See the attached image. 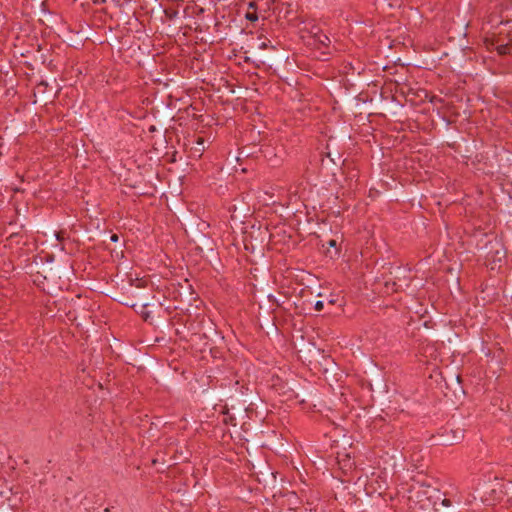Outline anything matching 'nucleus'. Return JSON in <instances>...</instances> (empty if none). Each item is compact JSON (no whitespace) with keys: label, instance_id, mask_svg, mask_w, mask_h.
I'll list each match as a JSON object with an SVG mask.
<instances>
[{"label":"nucleus","instance_id":"9","mask_svg":"<svg viewBox=\"0 0 512 512\" xmlns=\"http://www.w3.org/2000/svg\"><path fill=\"white\" fill-rule=\"evenodd\" d=\"M54 236H55V237H56V239H57L58 241H60V242L64 240V234H63V232H62V231H59V232L55 231V232H54Z\"/></svg>","mask_w":512,"mask_h":512},{"label":"nucleus","instance_id":"4","mask_svg":"<svg viewBox=\"0 0 512 512\" xmlns=\"http://www.w3.org/2000/svg\"><path fill=\"white\" fill-rule=\"evenodd\" d=\"M494 246H491L490 251L488 252V259H492V261H501L502 258L505 256V252L502 251V248L500 245L496 244V249L493 251L492 249Z\"/></svg>","mask_w":512,"mask_h":512},{"label":"nucleus","instance_id":"2","mask_svg":"<svg viewBox=\"0 0 512 512\" xmlns=\"http://www.w3.org/2000/svg\"><path fill=\"white\" fill-rule=\"evenodd\" d=\"M493 493L498 495L499 502L504 501L503 496H507L506 503L512 504V482L497 484L496 488L492 489Z\"/></svg>","mask_w":512,"mask_h":512},{"label":"nucleus","instance_id":"1","mask_svg":"<svg viewBox=\"0 0 512 512\" xmlns=\"http://www.w3.org/2000/svg\"><path fill=\"white\" fill-rule=\"evenodd\" d=\"M410 270L401 266L391 268L388 275L384 276V293L392 294L407 288L410 285Z\"/></svg>","mask_w":512,"mask_h":512},{"label":"nucleus","instance_id":"10","mask_svg":"<svg viewBox=\"0 0 512 512\" xmlns=\"http://www.w3.org/2000/svg\"><path fill=\"white\" fill-rule=\"evenodd\" d=\"M204 142H205V140H204V138H202V137H198V139H197V141H196V143H197L198 145H201V146H203V145H204ZM203 149H204V147H202V148H200V149H196V150H197L198 152H201V151H203Z\"/></svg>","mask_w":512,"mask_h":512},{"label":"nucleus","instance_id":"16","mask_svg":"<svg viewBox=\"0 0 512 512\" xmlns=\"http://www.w3.org/2000/svg\"><path fill=\"white\" fill-rule=\"evenodd\" d=\"M249 9L256 10V3L255 2H250L249 3Z\"/></svg>","mask_w":512,"mask_h":512},{"label":"nucleus","instance_id":"15","mask_svg":"<svg viewBox=\"0 0 512 512\" xmlns=\"http://www.w3.org/2000/svg\"><path fill=\"white\" fill-rule=\"evenodd\" d=\"M463 436H464V435H463V430H459V431H458V435H457V436H455V438H456L457 440H459V439H462V438H463Z\"/></svg>","mask_w":512,"mask_h":512},{"label":"nucleus","instance_id":"6","mask_svg":"<svg viewBox=\"0 0 512 512\" xmlns=\"http://www.w3.org/2000/svg\"><path fill=\"white\" fill-rule=\"evenodd\" d=\"M47 88V84L45 82H40L36 87H35V90H34V94H44L45 93V90Z\"/></svg>","mask_w":512,"mask_h":512},{"label":"nucleus","instance_id":"17","mask_svg":"<svg viewBox=\"0 0 512 512\" xmlns=\"http://www.w3.org/2000/svg\"><path fill=\"white\" fill-rule=\"evenodd\" d=\"M328 244H329V246H330V247H335V246H336V240H333V239H332V240H330V241L328 242Z\"/></svg>","mask_w":512,"mask_h":512},{"label":"nucleus","instance_id":"13","mask_svg":"<svg viewBox=\"0 0 512 512\" xmlns=\"http://www.w3.org/2000/svg\"><path fill=\"white\" fill-rule=\"evenodd\" d=\"M267 47H268V44H267L265 41H263V42H261V43L259 44V48H260V49H267Z\"/></svg>","mask_w":512,"mask_h":512},{"label":"nucleus","instance_id":"3","mask_svg":"<svg viewBox=\"0 0 512 512\" xmlns=\"http://www.w3.org/2000/svg\"><path fill=\"white\" fill-rule=\"evenodd\" d=\"M497 44L496 50L500 55L512 54V31L508 32L506 41L500 37Z\"/></svg>","mask_w":512,"mask_h":512},{"label":"nucleus","instance_id":"5","mask_svg":"<svg viewBox=\"0 0 512 512\" xmlns=\"http://www.w3.org/2000/svg\"><path fill=\"white\" fill-rule=\"evenodd\" d=\"M315 41L323 46H328L330 44L329 37L322 31L317 32Z\"/></svg>","mask_w":512,"mask_h":512},{"label":"nucleus","instance_id":"7","mask_svg":"<svg viewBox=\"0 0 512 512\" xmlns=\"http://www.w3.org/2000/svg\"><path fill=\"white\" fill-rule=\"evenodd\" d=\"M245 18H246L247 20L251 21V22H255V21H257V20H258V15H257L256 10H254V11H252V12H249V11H248V12L245 14Z\"/></svg>","mask_w":512,"mask_h":512},{"label":"nucleus","instance_id":"14","mask_svg":"<svg viewBox=\"0 0 512 512\" xmlns=\"http://www.w3.org/2000/svg\"><path fill=\"white\" fill-rule=\"evenodd\" d=\"M118 239H119V237H118V235H117V234H113V235H111V237H110V240H111L112 242H117V241H118Z\"/></svg>","mask_w":512,"mask_h":512},{"label":"nucleus","instance_id":"8","mask_svg":"<svg viewBox=\"0 0 512 512\" xmlns=\"http://www.w3.org/2000/svg\"><path fill=\"white\" fill-rule=\"evenodd\" d=\"M323 307H324L323 301H321V300L316 301V303L314 305L315 310L321 311L323 309Z\"/></svg>","mask_w":512,"mask_h":512},{"label":"nucleus","instance_id":"11","mask_svg":"<svg viewBox=\"0 0 512 512\" xmlns=\"http://www.w3.org/2000/svg\"><path fill=\"white\" fill-rule=\"evenodd\" d=\"M318 31H321L318 27H316V26L312 27L311 34H312L314 39H316V34H317Z\"/></svg>","mask_w":512,"mask_h":512},{"label":"nucleus","instance_id":"12","mask_svg":"<svg viewBox=\"0 0 512 512\" xmlns=\"http://www.w3.org/2000/svg\"><path fill=\"white\" fill-rule=\"evenodd\" d=\"M442 505H443V506H446V507L451 506V500L446 499V498H445V499H443V500H442Z\"/></svg>","mask_w":512,"mask_h":512}]
</instances>
